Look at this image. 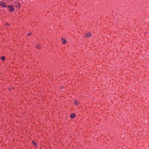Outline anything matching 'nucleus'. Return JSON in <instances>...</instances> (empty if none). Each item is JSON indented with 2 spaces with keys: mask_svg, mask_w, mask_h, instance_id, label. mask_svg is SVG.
<instances>
[{
  "mask_svg": "<svg viewBox=\"0 0 149 149\" xmlns=\"http://www.w3.org/2000/svg\"><path fill=\"white\" fill-rule=\"evenodd\" d=\"M8 7L9 8V11L11 12H13L14 11V8L13 6L11 5L8 6Z\"/></svg>",
  "mask_w": 149,
  "mask_h": 149,
  "instance_id": "f257e3e1",
  "label": "nucleus"
},
{
  "mask_svg": "<svg viewBox=\"0 0 149 149\" xmlns=\"http://www.w3.org/2000/svg\"><path fill=\"white\" fill-rule=\"evenodd\" d=\"M91 34L90 33H85V36L86 37L89 38L91 37Z\"/></svg>",
  "mask_w": 149,
  "mask_h": 149,
  "instance_id": "f03ea898",
  "label": "nucleus"
},
{
  "mask_svg": "<svg viewBox=\"0 0 149 149\" xmlns=\"http://www.w3.org/2000/svg\"><path fill=\"white\" fill-rule=\"evenodd\" d=\"M0 5L1 6L3 7H6V6L5 3L3 2H1L0 3Z\"/></svg>",
  "mask_w": 149,
  "mask_h": 149,
  "instance_id": "7ed1b4c3",
  "label": "nucleus"
},
{
  "mask_svg": "<svg viewBox=\"0 0 149 149\" xmlns=\"http://www.w3.org/2000/svg\"><path fill=\"white\" fill-rule=\"evenodd\" d=\"M70 117L72 118H73L75 117V114L74 113H72L70 115Z\"/></svg>",
  "mask_w": 149,
  "mask_h": 149,
  "instance_id": "20e7f679",
  "label": "nucleus"
},
{
  "mask_svg": "<svg viewBox=\"0 0 149 149\" xmlns=\"http://www.w3.org/2000/svg\"><path fill=\"white\" fill-rule=\"evenodd\" d=\"M74 104L77 105H79V103L77 100H75L74 102Z\"/></svg>",
  "mask_w": 149,
  "mask_h": 149,
  "instance_id": "39448f33",
  "label": "nucleus"
},
{
  "mask_svg": "<svg viewBox=\"0 0 149 149\" xmlns=\"http://www.w3.org/2000/svg\"><path fill=\"white\" fill-rule=\"evenodd\" d=\"M62 40L63 42V44H65V43H66V40L63 38H62Z\"/></svg>",
  "mask_w": 149,
  "mask_h": 149,
  "instance_id": "423d86ee",
  "label": "nucleus"
},
{
  "mask_svg": "<svg viewBox=\"0 0 149 149\" xmlns=\"http://www.w3.org/2000/svg\"><path fill=\"white\" fill-rule=\"evenodd\" d=\"M36 46L37 47V48L38 49H40V48L41 47L40 44L36 45Z\"/></svg>",
  "mask_w": 149,
  "mask_h": 149,
  "instance_id": "0eeeda50",
  "label": "nucleus"
},
{
  "mask_svg": "<svg viewBox=\"0 0 149 149\" xmlns=\"http://www.w3.org/2000/svg\"><path fill=\"white\" fill-rule=\"evenodd\" d=\"M1 58L3 61H4L5 59V58L4 56H3L1 57Z\"/></svg>",
  "mask_w": 149,
  "mask_h": 149,
  "instance_id": "6e6552de",
  "label": "nucleus"
},
{
  "mask_svg": "<svg viewBox=\"0 0 149 149\" xmlns=\"http://www.w3.org/2000/svg\"><path fill=\"white\" fill-rule=\"evenodd\" d=\"M32 143L33 144L36 146H37V144L36 143L33 141H32Z\"/></svg>",
  "mask_w": 149,
  "mask_h": 149,
  "instance_id": "1a4fd4ad",
  "label": "nucleus"
},
{
  "mask_svg": "<svg viewBox=\"0 0 149 149\" xmlns=\"http://www.w3.org/2000/svg\"><path fill=\"white\" fill-rule=\"evenodd\" d=\"M31 33H28L27 35V36H29L31 35Z\"/></svg>",
  "mask_w": 149,
  "mask_h": 149,
  "instance_id": "9d476101",
  "label": "nucleus"
},
{
  "mask_svg": "<svg viewBox=\"0 0 149 149\" xmlns=\"http://www.w3.org/2000/svg\"><path fill=\"white\" fill-rule=\"evenodd\" d=\"M17 3L18 4L19 6H20V5L19 3Z\"/></svg>",
  "mask_w": 149,
  "mask_h": 149,
  "instance_id": "9b49d317",
  "label": "nucleus"
},
{
  "mask_svg": "<svg viewBox=\"0 0 149 149\" xmlns=\"http://www.w3.org/2000/svg\"><path fill=\"white\" fill-rule=\"evenodd\" d=\"M6 25H9V24L8 23H6Z\"/></svg>",
  "mask_w": 149,
  "mask_h": 149,
  "instance_id": "f8f14e48",
  "label": "nucleus"
}]
</instances>
